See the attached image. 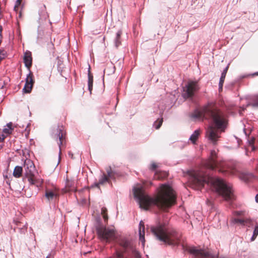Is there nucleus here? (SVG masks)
Masks as SVG:
<instances>
[{"label": "nucleus", "mask_w": 258, "mask_h": 258, "mask_svg": "<svg viewBox=\"0 0 258 258\" xmlns=\"http://www.w3.org/2000/svg\"><path fill=\"white\" fill-rule=\"evenodd\" d=\"M106 69H105L104 70V73H105V72H106Z\"/></svg>", "instance_id": "51"}, {"label": "nucleus", "mask_w": 258, "mask_h": 258, "mask_svg": "<svg viewBox=\"0 0 258 258\" xmlns=\"http://www.w3.org/2000/svg\"><path fill=\"white\" fill-rule=\"evenodd\" d=\"M88 88L89 91H90V94H91V91L93 89V85H88Z\"/></svg>", "instance_id": "40"}, {"label": "nucleus", "mask_w": 258, "mask_h": 258, "mask_svg": "<svg viewBox=\"0 0 258 258\" xmlns=\"http://www.w3.org/2000/svg\"><path fill=\"white\" fill-rule=\"evenodd\" d=\"M229 65H230V63H228L227 64V66L223 70V71L221 73V77L220 78L219 82V91H220V90H222L223 85V84L224 82V80H225L227 72L228 71Z\"/></svg>", "instance_id": "13"}, {"label": "nucleus", "mask_w": 258, "mask_h": 258, "mask_svg": "<svg viewBox=\"0 0 258 258\" xmlns=\"http://www.w3.org/2000/svg\"><path fill=\"white\" fill-rule=\"evenodd\" d=\"M110 66L111 67V71L109 72V73H114L115 72V67L114 66H113L112 64H110Z\"/></svg>", "instance_id": "38"}, {"label": "nucleus", "mask_w": 258, "mask_h": 258, "mask_svg": "<svg viewBox=\"0 0 258 258\" xmlns=\"http://www.w3.org/2000/svg\"><path fill=\"white\" fill-rule=\"evenodd\" d=\"M89 73L88 75V85H93V76L90 73V71H88Z\"/></svg>", "instance_id": "25"}, {"label": "nucleus", "mask_w": 258, "mask_h": 258, "mask_svg": "<svg viewBox=\"0 0 258 258\" xmlns=\"http://www.w3.org/2000/svg\"><path fill=\"white\" fill-rule=\"evenodd\" d=\"M51 256V254L49 253L47 256L46 258H49L50 256Z\"/></svg>", "instance_id": "46"}, {"label": "nucleus", "mask_w": 258, "mask_h": 258, "mask_svg": "<svg viewBox=\"0 0 258 258\" xmlns=\"http://www.w3.org/2000/svg\"><path fill=\"white\" fill-rule=\"evenodd\" d=\"M249 145L251 146L252 150H254V146L253 145L254 139L252 138L250 141H248Z\"/></svg>", "instance_id": "33"}, {"label": "nucleus", "mask_w": 258, "mask_h": 258, "mask_svg": "<svg viewBox=\"0 0 258 258\" xmlns=\"http://www.w3.org/2000/svg\"><path fill=\"white\" fill-rule=\"evenodd\" d=\"M189 181L192 188L201 189L205 184L213 188L215 192L226 201H232L234 198L233 190L229 183L222 179L207 176L201 172H189Z\"/></svg>", "instance_id": "3"}, {"label": "nucleus", "mask_w": 258, "mask_h": 258, "mask_svg": "<svg viewBox=\"0 0 258 258\" xmlns=\"http://www.w3.org/2000/svg\"><path fill=\"white\" fill-rule=\"evenodd\" d=\"M139 234L140 240L141 241L143 245H144L145 242V227L142 221H141L139 223Z\"/></svg>", "instance_id": "15"}, {"label": "nucleus", "mask_w": 258, "mask_h": 258, "mask_svg": "<svg viewBox=\"0 0 258 258\" xmlns=\"http://www.w3.org/2000/svg\"><path fill=\"white\" fill-rule=\"evenodd\" d=\"M23 168L20 166H16L13 171V175L16 178H19L22 176Z\"/></svg>", "instance_id": "17"}, {"label": "nucleus", "mask_w": 258, "mask_h": 258, "mask_svg": "<svg viewBox=\"0 0 258 258\" xmlns=\"http://www.w3.org/2000/svg\"><path fill=\"white\" fill-rule=\"evenodd\" d=\"M255 202L258 203V194L255 196Z\"/></svg>", "instance_id": "45"}, {"label": "nucleus", "mask_w": 258, "mask_h": 258, "mask_svg": "<svg viewBox=\"0 0 258 258\" xmlns=\"http://www.w3.org/2000/svg\"><path fill=\"white\" fill-rule=\"evenodd\" d=\"M3 132L5 134H10L12 133V131H11L9 128L5 127L3 129Z\"/></svg>", "instance_id": "32"}, {"label": "nucleus", "mask_w": 258, "mask_h": 258, "mask_svg": "<svg viewBox=\"0 0 258 258\" xmlns=\"http://www.w3.org/2000/svg\"><path fill=\"white\" fill-rule=\"evenodd\" d=\"M27 227L24 226L23 227L21 228H19V231L21 233H25V232L27 231Z\"/></svg>", "instance_id": "34"}, {"label": "nucleus", "mask_w": 258, "mask_h": 258, "mask_svg": "<svg viewBox=\"0 0 258 258\" xmlns=\"http://www.w3.org/2000/svg\"><path fill=\"white\" fill-rule=\"evenodd\" d=\"M188 252L193 255L195 258H216L218 257V254L212 253L202 248H197L195 246L189 247Z\"/></svg>", "instance_id": "7"}, {"label": "nucleus", "mask_w": 258, "mask_h": 258, "mask_svg": "<svg viewBox=\"0 0 258 258\" xmlns=\"http://www.w3.org/2000/svg\"><path fill=\"white\" fill-rule=\"evenodd\" d=\"M135 199L141 209L147 210L150 207L155 206L161 210H166L176 202V195L172 187L166 184H162L158 189L157 194L151 198L145 192L142 186L133 188Z\"/></svg>", "instance_id": "1"}, {"label": "nucleus", "mask_w": 258, "mask_h": 258, "mask_svg": "<svg viewBox=\"0 0 258 258\" xmlns=\"http://www.w3.org/2000/svg\"><path fill=\"white\" fill-rule=\"evenodd\" d=\"M135 252L136 253V256H137V255H138V254H139V253H138V251H137L135 250Z\"/></svg>", "instance_id": "48"}, {"label": "nucleus", "mask_w": 258, "mask_h": 258, "mask_svg": "<svg viewBox=\"0 0 258 258\" xmlns=\"http://www.w3.org/2000/svg\"><path fill=\"white\" fill-rule=\"evenodd\" d=\"M207 204L209 205L212 206V202L208 199L207 200Z\"/></svg>", "instance_id": "43"}, {"label": "nucleus", "mask_w": 258, "mask_h": 258, "mask_svg": "<svg viewBox=\"0 0 258 258\" xmlns=\"http://www.w3.org/2000/svg\"><path fill=\"white\" fill-rule=\"evenodd\" d=\"M200 131L199 130H197L195 131L194 132L191 134L189 139L191 141L192 143L194 144L198 139Z\"/></svg>", "instance_id": "21"}, {"label": "nucleus", "mask_w": 258, "mask_h": 258, "mask_svg": "<svg viewBox=\"0 0 258 258\" xmlns=\"http://www.w3.org/2000/svg\"><path fill=\"white\" fill-rule=\"evenodd\" d=\"M105 182L109 183L108 178L106 175L103 173L100 176L98 182H95L93 184H91L90 188L97 187L100 188V185L104 184Z\"/></svg>", "instance_id": "11"}, {"label": "nucleus", "mask_w": 258, "mask_h": 258, "mask_svg": "<svg viewBox=\"0 0 258 258\" xmlns=\"http://www.w3.org/2000/svg\"><path fill=\"white\" fill-rule=\"evenodd\" d=\"M57 138L59 139V143H58V144L59 145V154L60 153L61 150H60V146L62 144V139L63 137V133H62V130L60 128H59V126H58V128L57 129Z\"/></svg>", "instance_id": "18"}, {"label": "nucleus", "mask_w": 258, "mask_h": 258, "mask_svg": "<svg viewBox=\"0 0 258 258\" xmlns=\"http://www.w3.org/2000/svg\"><path fill=\"white\" fill-rule=\"evenodd\" d=\"M158 110H157L156 113L159 115V117L155 121L153 124V125L156 129H159L162 124L163 118L162 116L166 108V107L164 104H163V103H160V104L158 105Z\"/></svg>", "instance_id": "9"}, {"label": "nucleus", "mask_w": 258, "mask_h": 258, "mask_svg": "<svg viewBox=\"0 0 258 258\" xmlns=\"http://www.w3.org/2000/svg\"><path fill=\"white\" fill-rule=\"evenodd\" d=\"M6 183H7V184H8L9 185H10V181H6Z\"/></svg>", "instance_id": "47"}, {"label": "nucleus", "mask_w": 258, "mask_h": 258, "mask_svg": "<svg viewBox=\"0 0 258 258\" xmlns=\"http://www.w3.org/2000/svg\"><path fill=\"white\" fill-rule=\"evenodd\" d=\"M68 156L72 159L74 158L73 153L71 151L68 152Z\"/></svg>", "instance_id": "41"}, {"label": "nucleus", "mask_w": 258, "mask_h": 258, "mask_svg": "<svg viewBox=\"0 0 258 258\" xmlns=\"http://www.w3.org/2000/svg\"><path fill=\"white\" fill-rule=\"evenodd\" d=\"M253 234H254V235H258V225L255 227L253 231Z\"/></svg>", "instance_id": "35"}, {"label": "nucleus", "mask_w": 258, "mask_h": 258, "mask_svg": "<svg viewBox=\"0 0 258 258\" xmlns=\"http://www.w3.org/2000/svg\"><path fill=\"white\" fill-rule=\"evenodd\" d=\"M166 176H167V174L166 173H164V175L162 176L161 175V173H158V172H156L155 174L154 178L156 179H160Z\"/></svg>", "instance_id": "27"}, {"label": "nucleus", "mask_w": 258, "mask_h": 258, "mask_svg": "<svg viewBox=\"0 0 258 258\" xmlns=\"http://www.w3.org/2000/svg\"><path fill=\"white\" fill-rule=\"evenodd\" d=\"M251 105L253 107H258V96L256 97L255 101L252 103Z\"/></svg>", "instance_id": "36"}, {"label": "nucleus", "mask_w": 258, "mask_h": 258, "mask_svg": "<svg viewBox=\"0 0 258 258\" xmlns=\"http://www.w3.org/2000/svg\"><path fill=\"white\" fill-rule=\"evenodd\" d=\"M151 231L158 240L166 245L177 246L180 243V234L169 226L167 220L158 222L151 227Z\"/></svg>", "instance_id": "4"}, {"label": "nucleus", "mask_w": 258, "mask_h": 258, "mask_svg": "<svg viewBox=\"0 0 258 258\" xmlns=\"http://www.w3.org/2000/svg\"><path fill=\"white\" fill-rule=\"evenodd\" d=\"M210 157L206 162L205 166L206 168L211 170H214L217 166V162L216 160L217 152L213 150L211 151Z\"/></svg>", "instance_id": "10"}, {"label": "nucleus", "mask_w": 258, "mask_h": 258, "mask_svg": "<svg viewBox=\"0 0 258 258\" xmlns=\"http://www.w3.org/2000/svg\"><path fill=\"white\" fill-rule=\"evenodd\" d=\"M96 231L100 239L106 242L115 240L116 238L113 229L107 228L103 225H99L96 227Z\"/></svg>", "instance_id": "5"}, {"label": "nucleus", "mask_w": 258, "mask_h": 258, "mask_svg": "<svg viewBox=\"0 0 258 258\" xmlns=\"http://www.w3.org/2000/svg\"><path fill=\"white\" fill-rule=\"evenodd\" d=\"M21 4V0H17L16 2V5L14 7V9H15L16 7H18Z\"/></svg>", "instance_id": "39"}, {"label": "nucleus", "mask_w": 258, "mask_h": 258, "mask_svg": "<svg viewBox=\"0 0 258 258\" xmlns=\"http://www.w3.org/2000/svg\"><path fill=\"white\" fill-rule=\"evenodd\" d=\"M4 177L5 178H8V175H4Z\"/></svg>", "instance_id": "49"}, {"label": "nucleus", "mask_w": 258, "mask_h": 258, "mask_svg": "<svg viewBox=\"0 0 258 258\" xmlns=\"http://www.w3.org/2000/svg\"><path fill=\"white\" fill-rule=\"evenodd\" d=\"M234 222H235V223H239L241 224H243L244 222V220L241 219H235Z\"/></svg>", "instance_id": "31"}, {"label": "nucleus", "mask_w": 258, "mask_h": 258, "mask_svg": "<svg viewBox=\"0 0 258 258\" xmlns=\"http://www.w3.org/2000/svg\"><path fill=\"white\" fill-rule=\"evenodd\" d=\"M240 178L245 182H247L248 180L247 176L244 174L241 175L240 176Z\"/></svg>", "instance_id": "30"}, {"label": "nucleus", "mask_w": 258, "mask_h": 258, "mask_svg": "<svg viewBox=\"0 0 258 258\" xmlns=\"http://www.w3.org/2000/svg\"><path fill=\"white\" fill-rule=\"evenodd\" d=\"M199 89L196 82L190 81L183 87L182 96L185 99L192 98L196 92Z\"/></svg>", "instance_id": "6"}, {"label": "nucleus", "mask_w": 258, "mask_h": 258, "mask_svg": "<svg viewBox=\"0 0 258 258\" xmlns=\"http://www.w3.org/2000/svg\"><path fill=\"white\" fill-rule=\"evenodd\" d=\"M6 126L7 127L9 128L11 131L13 130V128H12V123L11 122L8 123Z\"/></svg>", "instance_id": "37"}, {"label": "nucleus", "mask_w": 258, "mask_h": 258, "mask_svg": "<svg viewBox=\"0 0 258 258\" xmlns=\"http://www.w3.org/2000/svg\"><path fill=\"white\" fill-rule=\"evenodd\" d=\"M107 172V177L108 178V181H109V179H114V176L113 174V171L111 170V167H109L106 169Z\"/></svg>", "instance_id": "23"}, {"label": "nucleus", "mask_w": 258, "mask_h": 258, "mask_svg": "<svg viewBox=\"0 0 258 258\" xmlns=\"http://www.w3.org/2000/svg\"><path fill=\"white\" fill-rule=\"evenodd\" d=\"M112 258H126L122 252L120 251H116L115 254L112 257Z\"/></svg>", "instance_id": "26"}, {"label": "nucleus", "mask_w": 258, "mask_h": 258, "mask_svg": "<svg viewBox=\"0 0 258 258\" xmlns=\"http://www.w3.org/2000/svg\"><path fill=\"white\" fill-rule=\"evenodd\" d=\"M254 75H258V72H256L254 74Z\"/></svg>", "instance_id": "50"}, {"label": "nucleus", "mask_w": 258, "mask_h": 258, "mask_svg": "<svg viewBox=\"0 0 258 258\" xmlns=\"http://www.w3.org/2000/svg\"><path fill=\"white\" fill-rule=\"evenodd\" d=\"M122 34L121 30H118L116 34V37L114 39V42L115 46L117 48L119 45L121 44L120 37Z\"/></svg>", "instance_id": "19"}, {"label": "nucleus", "mask_w": 258, "mask_h": 258, "mask_svg": "<svg viewBox=\"0 0 258 258\" xmlns=\"http://www.w3.org/2000/svg\"><path fill=\"white\" fill-rule=\"evenodd\" d=\"M195 120L205 118L210 120L213 126H210L206 131V136L214 144L220 138L218 132L215 129L224 132L228 121L224 114L214 105L208 104L200 111H196L190 115Z\"/></svg>", "instance_id": "2"}, {"label": "nucleus", "mask_w": 258, "mask_h": 258, "mask_svg": "<svg viewBox=\"0 0 258 258\" xmlns=\"http://www.w3.org/2000/svg\"><path fill=\"white\" fill-rule=\"evenodd\" d=\"M106 210V209L105 208H102V213L103 214V217L105 221H107V219H108V217L105 214V211Z\"/></svg>", "instance_id": "29"}, {"label": "nucleus", "mask_w": 258, "mask_h": 258, "mask_svg": "<svg viewBox=\"0 0 258 258\" xmlns=\"http://www.w3.org/2000/svg\"><path fill=\"white\" fill-rule=\"evenodd\" d=\"M29 85H29L28 84H26V83H25L24 87L23 89V91L25 93H29L31 91V86Z\"/></svg>", "instance_id": "24"}, {"label": "nucleus", "mask_w": 258, "mask_h": 258, "mask_svg": "<svg viewBox=\"0 0 258 258\" xmlns=\"http://www.w3.org/2000/svg\"><path fill=\"white\" fill-rule=\"evenodd\" d=\"M38 14L40 17V19L45 20L47 18L48 15L46 11V8L45 5H42L40 7Z\"/></svg>", "instance_id": "16"}, {"label": "nucleus", "mask_w": 258, "mask_h": 258, "mask_svg": "<svg viewBox=\"0 0 258 258\" xmlns=\"http://www.w3.org/2000/svg\"><path fill=\"white\" fill-rule=\"evenodd\" d=\"M25 168V175L28 177V181L31 184H35V180L32 178L34 176L35 166L33 162L30 159H26L24 164Z\"/></svg>", "instance_id": "8"}, {"label": "nucleus", "mask_w": 258, "mask_h": 258, "mask_svg": "<svg viewBox=\"0 0 258 258\" xmlns=\"http://www.w3.org/2000/svg\"><path fill=\"white\" fill-rule=\"evenodd\" d=\"M2 30H3V28H2V26L0 25V37L2 38Z\"/></svg>", "instance_id": "44"}, {"label": "nucleus", "mask_w": 258, "mask_h": 258, "mask_svg": "<svg viewBox=\"0 0 258 258\" xmlns=\"http://www.w3.org/2000/svg\"><path fill=\"white\" fill-rule=\"evenodd\" d=\"M119 245L124 249L125 251L129 249L133 250V248L131 245V242L125 238H122L119 240Z\"/></svg>", "instance_id": "12"}, {"label": "nucleus", "mask_w": 258, "mask_h": 258, "mask_svg": "<svg viewBox=\"0 0 258 258\" xmlns=\"http://www.w3.org/2000/svg\"><path fill=\"white\" fill-rule=\"evenodd\" d=\"M157 167V164L155 163H152L151 164L150 169L152 171H155Z\"/></svg>", "instance_id": "28"}, {"label": "nucleus", "mask_w": 258, "mask_h": 258, "mask_svg": "<svg viewBox=\"0 0 258 258\" xmlns=\"http://www.w3.org/2000/svg\"><path fill=\"white\" fill-rule=\"evenodd\" d=\"M24 62L25 66L30 71V68L32 66L31 53L30 51L26 52L24 56Z\"/></svg>", "instance_id": "14"}, {"label": "nucleus", "mask_w": 258, "mask_h": 258, "mask_svg": "<svg viewBox=\"0 0 258 258\" xmlns=\"http://www.w3.org/2000/svg\"><path fill=\"white\" fill-rule=\"evenodd\" d=\"M45 197L48 200H52L54 197H55L56 195L55 194V193L52 191V190H46L45 194Z\"/></svg>", "instance_id": "22"}, {"label": "nucleus", "mask_w": 258, "mask_h": 258, "mask_svg": "<svg viewBox=\"0 0 258 258\" xmlns=\"http://www.w3.org/2000/svg\"><path fill=\"white\" fill-rule=\"evenodd\" d=\"M34 82L33 75L30 71L29 73L27 75V78H26L25 83L30 85L29 86H31V88H32Z\"/></svg>", "instance_id": "20"}, {"label": "nucleus", "mask_w": 258, "mask_h": 258, "mask_svg": "<svg viewBox=\"0 0 258 258\" xmlns=\"http://www.w3.org/2000/svg\"><path fill=\"white\" fill-rule=\"evenodd\" d=\"M256 236H257L256 235H254V234H253L252 236H251V238H250L251 241L254 240L256 238Z\"/></svg>", "instance_id": "42"}]
</instances>
